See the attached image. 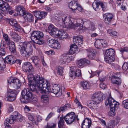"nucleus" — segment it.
<instances>
[{
	"label": "nucleus",
	"instance_id": "44",
	"mask_svg": "<svg viewBox=\"0 0 128 128\" xmlns=\"http://www.w3.org/2000/svg\"><path fill=\"white\" fill-rule=\"evenodd\" d=\"M78 38L79 39H80V40H81V39L80 38V37L78 36H74L73 38V42L75 44L74 45H76V46H77V44L78 43Z\"/></svg>",
	"mask_w": 128,
	"mask_h": 128
},
{
	"label": "nucleus",
	"instance_id": "36",
	"mask_svg": "<svg viewBox=\"0 0 128 128\" xmlns=\"http://www.w3.org/2000/svg\"><path fill=\"white\" fill-rule=\"evenodd\" d=\"M71 70L70 72V76L71 78H75L76 77L75 74V67H72Z\"/></svg>",
	"mask_w": 128,
	"mask_h": 128
},
{
	"label": "nucleus",
	"instance_id": "54",
	"mask_svg": "<svg viewBox=\"0 0 128 128\" xmlns=\"http://www.w3.org/2000/svg\"><path fill=\"white\" fill-rule=\"evenodd\" d=\"M65 32H64L62 30H58V32L57 34V35L59 37H61L62 36H63V34Z\"/></svg>",
	"mask_w": 128,
	"mask_h": 128
},
{
	"label": "nucleus",
	"instance_id": "45",
	"mask_svg": "<svg viewBox=\"0 0 128 128\" xmlns=\"http://www.w3.org/2000/svg\"><path fill=\"white\" fill-rule=\"evenodd\" d=\"M122 69L124 71L128 72V63L124 62L122 66Z\"/></svg>",
	"mask_w": 128,
	"mask_h": 128
},
{
	"label": "nucleus",
	"instance_id": "1",
	"mask_svg": "<svg viewBox=\"0 0 128 128\" xmlns=\"http://www.w3.org/2000/svg\"><path fill=\"white\" fill-rule=\"evenodd\" d=\"M22 70L29 74L28 75V86L32 91L36 90V86L40 89H43L42 86H46L47 84L46 81H44L43 78L40 77L39 75H36L34 76L33 74L35 72L32 64L29 62H25L22 66Z\"/></svg>",
	"mask_w": 128,
	"mask_h": 128
},
{
	"label": "nucleus",
	"instance_id": "62",
	"mask_svg": "<svg viewBox=\"0 0 128 128\" xmlns=\"http://www.w3.org/2000/svg\"><path fill=\"white\" fill-rule=\"evenodd\" d=\"M98 30L99 31V32H97L98 34L96 33L92 34L91 35V36L92 37H95L97 36V35H98V34H100V33L99 32H100V30L99 29H98Z\"/></svg>",
	"mask_w": 128,
	"mask_h": 128
},
{
	"label": "nucleus",
	"instance_id": "26",
	"mask_svg": "<svg viewBox=\"0 0 128 128\" xmlns=\"http://www.w3.org/2000/svg\"><path fill=\"white\" fill-rule=\"evenodd\" d=\"M1 8L0 9V12L2 14H3L4 12H6L10 9V7L9 4L6 2H5Z\"/></svg>",
	"mask_w": 128,
	"mask_h": 128
},
{
	"label": "nucleus",
	"instance_id": "46",
	"mask_svg": "<svg viewBox=\"0 0 128 128\" xmlns=\"http://www.w3.org/2000/svg\"><path fill=\"white\" fill-rule=\"evenodd\" d=\"M115 126L114 122H112L109 123L107 126H105L104 128H114Z\"/></svg>",
	"mask_w": 128,
	"mask_h": 128
},
{
	"label": "nucleus",
	"instance_id": "51",
	"mask_svg": "<svg viewBox=\"0 0 128 128\" xmlns=\"http://www.w3.org/2000/svg\"><path fill=\"white\" fill-rule=\"evenodd\" d=\"M100 5L101 6L102 10L104 11L106 10V4L105 3H103L101 1H100Z\"/></svg>",
	"mask_w": 128,
	"mask_h": 128
},
{
	"label": "nucleus",
	"instance_id": "32",
	"mask_svg": "<svg viewBox=\"0 0 128 128\" xmlns=\"http://www.w3.org/2000/svg\"><path fill=\"white\" fill-rule=\"evenodd\" d=\"M104 59L105 61L109 64H111L114 60V58L112 56H105Z\"/></svg>",
	"mask_w": 128,
	"mask_h": 128
},
{
	"label": "nucleus",
	"instance_id": "58",
	"mask_svg": "<svg viewBox=\"0 0 128 128\" xmlns=\"http://www.w3.org/2000/svg\"><path fill=\"white\" fill-rule=\"evenodd\" d=\"M100 88L102 89H105L106 87V84L103 83V82H101L100 84Z\"/></svg>",
	"mask_w": 128,
	"mask_h": 128
},
{
	"label": "nucleus",
	"instance_id": "49",
	"mask_svg": "<svg viewBox=\"0 0 128 128\" xmlns=\"http://www.w3.org/2000/svg\"><path fill=\"white\" fill-rule=\"evenodd\" d=\"M74 102L76 104H77L78 106V107L80 108H81V109H82V108H83V107L82 106L77 98H76L74 100Z\"/></svg>",
	"mask_w": 128,
	"mask_h": 128
},
{
	"label": "nucleus",
	"instance_id": "37",
	"mask_svg": "<svg viewBox=\"0 0 128 128\" xmlns=\"http://www.w3.org/2000/svg\"><path fill=\"white\" fill-rule=\"evenodd\" d=\"M64 117H60V120L58 124V126L59 128H64L63 127L64 122Z\"/></svg>",
	"mask_w": 128,
	"mask_h": 128
},
{
	"label": "nucleus",
	"instance_id": "5",
	"mask_svg": "<svg viewBox=\"0 0 128 128\" xmlns=\"http://www.w3.org/2000/svg\"><path fill=\"white\" fill-rule=\"evenodd\" d=\"M43 80L44 82L46 81L47 82V84H46V86H42V87H43V89H40V87L38 86L40 89V90H42L43 92L46 94H48L49 92H52L55 94L57 95V96L59 97L62 94V90L60 89V88L58 86H53L52 89L51 90L50 88L51 87L50 86V84L48 83V82L46 80H44L43 78Z\"/></svg>",
	"mask_w": 128,
	"mask_h": 128
},
{
	"label": "nucleus",
	"instance_id": "6",
	"mask_svg": "<svg viewBox=\"0 0 128 128\" xmlns=\"http://www.w3.org/2000/svg\"><path fill=\"white\" fill-rule=\"evenodd\" d=\"M44 36L43 33L40 31L37 30L34 31L31 36L32 40L34 43L38 44H42L44 43L41 38Z\"/></svg>",
	"mask_w": 128,
	"mask_h": 128
},
{
	"label": "nucleus",
	"instance_id": "29",
	"mask_svg": "<svg viewBox=\"0 0 128 128\" xmlns=\"http://www.w3.org/2000/svg\"><path fill=\"white\" fill-rule=\"evenodd\" d=\"M12 116H11L10 118L12 119V120L10 121L11 123H14V122L16 121L22 122V116L20 114H19V115L16 116V117H14Z\"/></svg>",
	"mask_w": 128,
	"mask_h": 128
},
{
	"label": "nucleus",
	"instance_id": "56",
	"mask_svg": "<svg viewBox=\"0 0 128 128\" xmlns=\"http://www.w3.org/2000/svg\"><path fill=\"white\" fill-rule=\"evenodd\" d=\"M120 118L118 116H116L115 117V121L117 124H118L120 120Z\"/></svg>",
	"mask_w": 128,
	"mask_h": 128
},
{
	"label": "nucleus",
	"instance_id": "17",
	"mask_svg": "<svg viewBox=\"0 0 128 128\" xmlns=\"http://www.w3.org/2000/svg\"><path fill=\"white\" fill-rule=\"evenodd\" d=\"M103 16L105 22L107 24H110L113 18V15L111 13H106L104 14Z\"/></svg>",
	"mask_w": 128,
	"mask_h": 128
},
{
	"label": "nucleus",
	"instance_id": "12",
	"mask_svg": "<svg viewBox=\"0 0 128 128\" xmlns=\"http://www.w3.org/2000/svg\"><path fill=\"white\" fill-rule=\"evenodd\" d=\"M62 18L66 27L72 28L74 27V22H72V20H70L69 17L64 16L62 17Z\"/></svg>",
	"mask_w": 128,
	"mask_h": 128
},
{
	"label": "nucleus",
	"instance_id": "63",
	"mask_svg": "<svg viewBox=\"0 0 128 128\" xmlns=\"http://www.w3.org/2000/svg\"><path fill=\"white\" fill-rule=\"evenodd\" d=\"M54 52L52 50H50L48 51H47L46 52V54L50 55H52L54 54Z\"/></svg>",
	"mask_w": 128,
	"mask_h": 128
},
{
	"label": "nucleus",
	"instance_id": "60",
	"mask_svg": "<svg viewBox=\"0 0 128 128\" xmlns=\"http://www.w3.org/2000/svg\"><path fill=\"white\" fill-rule=\"evenodd\" d=\"M12 120V119H10L7 118L4 121V124H7V123H10V124H13V123H11L10 122V121Z\"/></svg>",
	"mask_w": 128,
	"mask_h": 128
},
{
	"label": "nucleus",
	"instance_id": "23",
	"mask_svg": "<svg viewBox=\"0 0 128 128\" xmlns=\"http://www.w3.org/2000/svg\"><path fill=\"white\" fill-rule=\"evenodd\" d=\"M58 30L52 25H50L48 27V32L51 36L57 35Z\"/></svg>",
	"mask_w": 128,
	"mask_h": 128
},
{
	"label": "nucleus",
	"instance_id": "47",
	"mask_svg": "<svg viewBox=\"0 0 128 128\" xmlns=\"http://www.w3.org/2000/svg\"><path fill=\"white\" fill-rule=\"evenodd\" d=\"M122 104L125 108L128 109V100H123L122 102Z\"/></svg>",
	"mask_w": 128,
	"mask_h": 128
},
{
	"label": "nucleus",
	"instance_id": "27",
	"mask_svg": "<svg viewBox=\"0 0 128 128\" xmlns=\"http://www.w3.org/2000/svg\"><path fill=\"white\" fill-rule=\"evenodd\" d=\"M32 62L36 66H39L40 63V59L38 56H32L30 58Z\"/></svg>",
	"mask_w": 128,
	"mask_h": 128
},
{
	"label": "nucleus",
	"instance_id": "15",
	"mask_svg": "<svg viewBox=\"0 0 128 128\" xmlns=\"http://www.w3.org/2000/svg\"><path fill=\"white\" fill-rule=\"evenodd\" d=\"M105 104L106 106L109 105L110 108L115 106L117 107L119 106V104L115 101L111 97L109 98L105 101Z\"/></svg>",
	"mask_w": 128,
	"mask_h": 128
},
{
	"label": "nucleus",
	"instance_id": "11",
	"mask_svg": "<svg viewBox=\"0 0 128 128\" xmlns=\"http://www.w3.org/2000/svg\"><path fill=\"white\" fill-rule=\"evenodd\" d=\"M8 84H12L16 89L19 88L21 86V82L19 79L16 78L10 77L8 79Z\"/></svg>",
	"mask_w": 128,
	"mask_h": 128
},
{
	"label": "nucleus",
	"instance_id": "55",
	"mask_svg": "<svg viewBox=\"0 0 128 128\" xmlns=\"http://www.w3.org/2000/svg\"><path fill=\"white\" fill-rule=\"evenodd\" d=\"M6 53L5 50L3 48L0 49V54L2 56L5 55Z\"/></svg>",
	"mask_w": 128,
	"mask_h": 128
},
{
	"label": "nucleus",
	"instance_id": "4",
	"mask_svg": "<svg viewBox=\"0 0 128 128\" xmlns=\"http://www.w3.org/2000/svg\"><path fill=\"white\" fill-rule=\"evenodd\" d=\"M103 96L102 93L99 92L94 93L92 95V98L94 100L88 101L87 102V106L94 109H97L98 104L103 100Z\"/></svg>",
	"mask_w": 128,
	"mask_h": 128
},
{
	"label": "nucleus",
	"instance_id": "14",
	"mask_svg": "<svg viewBox=\"0 0 128 128\" xmlns=\"http://www.w3.org/2000/svg\"><path fill=\"white\" fill-rule=\"evenodd\" d=\"M10 25L13 26L15 30L16 31L20 32L21 30V27L16 20L12 18L8 20Z\"/></svg>",
	"mask_w": 128,
	"mask_h": 128
},
{
	"label": "nucleus",
	"instance_id": "13",
	"mask_svg": "<svg viewBox=\"0 0 128 128\" xmlns=\"http://www.w3.org/2000/svg\"><path fill=\"white\" fill-rule=\"evenodd\" d=\"M107 45L106 40L102 39L97 40L94 43L95 47L98 49H100L102 47L106 48Z\"/></svg>",
	"mask_w": 128,
	"mask_h": 128
},
{
	"label": "nucleus",
	"instance_id": "19",
	"mask_svg": "<svg viewBox=\"0 0 128 128\" xmlns=\"http://www.w3.org/2000/svg\"><path fill=\"white\" fill-rule=\"evenodd\" d=\"M15 90H11L8 91V94L9 96L7 97V100L12 102L16 99V94L15 93Z\"/></svg>",
	"mask_w": 128,
	"mask_h": 128
},
{
	"label": "nucleus",
	"instance_id": "33",
	"mask_svg": "<svg viewBox=\"0 0 128 128\" xmlns=\"http://www.w3.org/2000/svg\"><path fill=\"white\" fill-rule=\"evenodd\" d=\"M114 50L112 48H110L106 51L105 56H113L114 55Z\"/></svg>",
	"mask_w": 128,
	"mask_h": 128
},
{
	"label": "nucleus",
	"instance_id": "30",
	"mask_svg": "<svg viewBox=\"0 0 128 128\" xmlns=\"http://www.w3.org/2000/svg\"><path fill=\"white\" fill-rule=\"evenodd\" d=\"M10 34L11 36L13 38L15 42H17L19 41L20 37V36L18 34L12 32H10Z\"/></svg>",
	"mask_w": 128,
	"mask_h": 128
},
{
	"label": "nucleus",
	"instance_id": "24",
	"mask_svg": "<svg viewBox=\"0 0 128 128\" xmlns=\"http://www.w3.org/2000/svg\"><path fill=\"white\" fill-rule=\"evenodd\" d=\"M91 125V120L88 118H86L83 121L82 126V128H89Z\"/></svg>",
	"mask_w": 128,
	"mask_h": 128
},
{
	"label": "nucleus",
	"instance_id": "22",
	"mask_svg": "<svg viewBox=\"0 0 128 128\" xmlns=\"http://www.w3.org/2000/svg\"><path fill=\"white\" fill-rule=\"evenodd\" d=\"M3 38L4 40L6 43L5 42H4L3 44L1 43L0 46H2V44L3 47L7 48H8V44L11 42H10V39L8 34H3Z\"/></svg>",
	"mask_w": 128,
	"mask_h": 128
},
{
	"label": "nucleus",
	"instance_id": "35",
	"mask_svg": "<svg viewBox=\"0 0 128 128\" xmlns=\"http://www.w3.org/2000/svg\"><path fill=\"white\" fill-rule=\"evenodd\" d=\"M100 3V1L99 0H96L92 3V7L96 11L98 10V7Z\"/></svg>",
	"mask_w": 128,
	"mask_h": 128
},
{
	"label": "nucleus",
	"instance_id": "25",
	"mask_svg": "<svg viewBox=\"0 0 128 128\" xmlns=\"http://www.w3.org/2000/svg\"><path fill=\"white\" fill-rule=\"evenodd\" d=\"M41 102L43 104L42 106V107L46 106L49 103V98L46 95L42 96L41 97Z\"/></svg>",
	"mask_w": 128,
	"mask_h": 128
},
{
	"label": "nucleus",
	"instance_id": "34",
	"mask_svg": "<svg viewBox=\"0 0 128 128\" xmlns=\"http://www.w3.org/2000/svg\"><path fill=\"white\" fill-rule=\"evenodd\" d=\"M77 46L73 44L71 46L69 50V52L71 54H73L76 51Z\"/></svg>",
	"mask_w": 128,
	"mask_h": 128
},
{
	"label": "nucleus",
	"instance_id": "31",
	"mask_svg": "<svg viewBox=\"0 0 128 128\" xmlns=\"http://www.w3.org/2000/svg\"><path fill=\"white\" fill-rule=\"evenodd\" d=\"M13 42H11L8 44V47L12 53H14L16 52V48Z\"/></svg>",
	"mask_w": 128,
	"mask_h": 128
},
{
	"label": "nucleus",
	"instance_id": "50",
	"mask_svg": "<svg viewBox=\"0 0 128 128\" xmlns=\"http://www.w3.org/2000/svg\"><path fill=\"white\" fill-rule=\"evenodd\" d=\"M75 74L76 76L80 77L81 75V71L79 69L76 70L75 68Z\"/></svg>",
	"mask_w": 128,
	"mask_h": 128
},
{
	"label": "nucleus",
	"instance_id": "16",
	"mask_svg": "<svg viewBox=\"0 0 128 128\" xmlns=\"http://www.w3.org/2000/svg\"><path fill=\"white\" fill-rule=\"evenodd\" d=\"M120 74L118 73L115 75L114 76H113L111 79L112 82L118 86L120 85L122 82V80L120 78Z\"/></svg>",
	"mask_w": 128,
	"mask_h": 128
},
{
	"label": "nucleus",
	"instance_id": "20",
	"mask_svg": "<svg viewBox=\"0 0 128 128\" xmlns=\"http://www.w3.org/2000/svg\"><path fill=\"white\" fill-rule=\"evenodd\" d=\"M15 10L17 12V14L22 16L26 12L25 8L22 6H17L16 7Z\"/></svg>",
	"mask_w": 128,
	"mask_h": 128
},
{
	"label": "nucleus",
	"instance_id": "40",
	"mask_svg": "<svg viewBox=\"0 0 128 128\" xmlns=\"http://www.w3.org/2000/svg\"><path fill=\"white\" fill-rule=\"evenodd\" d=\"M84 58L81 59L78 61V66L79 68L82 67L85 65Z\"/></svg>",
	"mask_w": 128,
	"mask_h": 128
},
{
	"label": "nucleus",
	"instance_id": "52",
	"mask_svg": "<svg viewBox=\"0 0 128 128\" xmlns=\"http://www.w3.org/2000/svg\"><path fill=\"white\" fill-rule=\"evenodd\" d=\"M80 38L81 39V40H80V39H79L78 38V43L77 44V46L79 47L80 46L82 45L83 43V37L81 36L80 37Z\"/></svg>",
	"mask_w": 128,
	"mask_h": 128
},
{
	"label": "nucleus",
	"instance_id": "10",
	"mask_svg": "<svg viewBox=\"0 0 128 128\" xmlns=\"http://www.w3.org/2000/svg\"><path fill=\"white\" fill-rule=\"evenodd\" d=\"M64 118L67 124H71L76 120L75 114L73 112H69L64 117Z\"/></svg>",
	"mask_w": 128,
	"mask_h": 128
},
{
	"label": "nucleus",
	"instance_id": "9",
	"mask_svg": "<svg viewBox=\"0 0 128 128\" xmlns=\"http://www.w3.org/2000/svg\"><path fill=\"white\" fill-rule=\"evenodd\" d=\"M46 41L48 45L51 48L58 49L60 46L58 42L50 36L46 37Z\"/></svg>",
	"mask_w": 128,
	"mask_h": 128
},
{
	"label": "nucleus",
	"instance_id": "28",
	"mask_svg": "<svg viewBox=\"0 0 128 128\" xmlns=\"http://www.w3.org/2000/svg\"><path fill=\"white\" fill-rule=\"evenodd\" d=\"M78 4V1L73 0L69 3L68 6L72 10H76L77 9Z\"/></svg>",
	"mask_w": 128,
	"mask_h": 128
},
{
	"label": "nucleus",
	"instance_id": "43",
	"mask_svg": "<svg viewBox=\"0 0 128 128\" xmlns=\"http://www.w3.org/2000/svg\"><path fill=\"white\" fill-rule=\"evenodd\" d=\"M118 106L117 107L114 106L113 107H110V114L111 116H114L116 114L115 111Z\"/></svg>",
	"mask_w": 128,
	"mask_h": 128
},
{
	"label": "nucleus",
	"instance_id": "8",
	"mask_svg": "<svg viewBox=\"0 0 128 128\" xmlns=\"http://www.w3.org/2000/svg\"><path fill=\"white\" fill-rule=\"evenodd\" d=\"M73 59L74 57L72 55L68 54H64L60 56V62L62 64H67Z\"/></svg>",
	"mask_w": 128,
	"mask_h": 128
},
{
	"label": "nucleus",
	"instance_id": "42",
	"mask_svg": "<svg viewBox=\"0 0 128 128\" xmlns=\"http://www.w3.org/2000/svg\"><path fill=\"white\" fill-rule=\"evenodd\" d=\"M63 69V68L62 67L60 66H58L56 68L58 74L60 76H62Z\"/></svg>",
	"mask_w": 128,
	"mask_h": 128
},
{
	"label": "nucleus",
	"instance_id": "2",
	"mask_svg": "<svg viewBox=\"0 0 128 128\" xmlns=\"http://www.w3.org/2000/svg\"><path fill=\"white\" fill-rule=\"evenodd\" d=\"M36 87V90L35 91H32L30 89L31 91L28 88L24 89L22 91V96L20 98L21 102L25 103L31 102L35 105H38V100L36 98L33 97V95L32 92V91H37V88H39L37 87V86Z\"/></svg>",
	"mask_w": 128,
	"mask_h": 128
},
{
	"label": "nucleus",
	"instance_id": "53",
	"mask_svg": "<svg viewBox=\"0 0 128 128\" xmlns=\"http://www.w3.org/2000/svg\"><path fill=\"white\" fill-rule=\"evenodd\" d=\"M40 11H34L32 12L34 13V16L36 17L38 19V17H39V14H40Z\"/></svg>",
	"mask_w": 128,
	"mask_h": 128
},
{
	"label": "nucleus",
	"instance_id": "64",
	"mask_svg": "<svg viewBox=\"0 0 128 128\" xmlns=\"http://www.w3.org/2000/svg\"><path fill=\"white\" fill-rule=\"evenodd\" d=\"M67 37L68 34L66 32H65L63 34V36H62L61 38H62L64 39H65L67 38Z\"/></svg>",
	"mask_w": 128,
	"mask_h": 128
},
{
	"label": "nucleus",
	"instance_id": "21",
	"mask_svg": "<svg viewBox=\"0 0 128 128\" xmlns=\"http://www.w3.org/2000/svg\"><path fill=\"white\" fill-rule=\"evenodd\" d=\"M24 18L26 21L28 22H33L34 20V16L33 15L30 13L25 12L24 15L22 16Z\"/></svg>",
	"mask_w": 128,
	"mask_h": 128
},
{
	"label": "nucleus",
	"instance_id": "48",
	"mask_svg": "<svg viewBox=\"0 0 128 128\" xmlns=\"http://www.w3.org/2000/svg\"><path fill=\"white\" fill-rule=\"evenodd\" d=\"M56 124L53 123H51L50 124H48L46 127L45 128H55L56 126Z\"/></svg>",
	"mask_w": 128,
	"mask_h": 128
},
{
	"label": "nucleus",
	"instance_id": "39",
	"mask_svg": "<svg viewBox=\"0 0 128 128\" xmlns=\"http://www.w3.org/2000/svg\"><path fill=\"white\" fill-rule=\"evenodd\" d=\"M74 27L72 28H74L75 30H76L80 31L82 29V24L80 23H78L75 25V24H73Z\"/></svg>",
	"mask_w": 128,
	"mask_h": 128
},
{
	"label": "nucleus",
	"instance_id": "38",
	"mask_svg": "<svg viewBox=\"0 0 128 128\" xmlns=\"http://www.w3.org/2000/svg\"><path fill=\"white\" fill-rule=\"evenodd\" d=\"M82 87L84 89H87L90 88V84L86 81H83L82 82Z\"/></svg>",
	"mask_w": 128,
	"mask_h": 128
},
{
	"label": "nucleus",
	"instance_id": "18",
	"mask_svg": "<svg viewBox=\"0 0 128 128\" xmlns=\"http://www.w3.org/2000/svg\"><path fill=\"white\" fill-rule=\"evenodd\" d=\"M87 52V56L91 60H94L96 56L95 50L92 48H89L86 50Z\"/></svg>",
	"mask_w": 128,
	"mask_h": 128
},
{
	"label": "nucleus",
	"instance_id": "59",
	"mask_svg": "<svg viewBox=\"0 0 128 128\" xmlns=\"http://www.w3.org/2000/svg\"><path fill=\"white\" fill-rule=\"evenodd\" d=\"M54 114L53 112H51L48 116L47 117L46 119V120L48 121L53 115Z\"/></svg>",
	"mask_w": 128,
	"mask_h": 128
},
{
	"label": "nucleus",
	"instance_id": "57",
	"mask_svg": "<svg viewBox=\"0 0 128 128\" xmlns=\"http://www.w3.org/2000/svg\"><path fill=\"white\" fill-rule=\"evenodd\" d=\"M96 29V28L95 27V26L93 24L91 25L88 28V29L91 30L93 31L94 30Z\"/></svg>",
	"mask_w": 128,
	"mask_h": 128
},
{
	"label": "nucleus",
	"instance_id": "41",
	"mask_svg": "<svg viewBox=\"0 0 128 128\" xmlns=\"http://www.w3.org/2000/svg\"><path fill=\"white\" fill-rule=\"evenodd\" d=\"M40 14H39V17H38V19L40 20L45 18V17L47 14L46 12H40Z\"/></svg>",
	"mask_w": 128,
	"mask_h": 128
},
{
	"label": "nucleus",
	"instance_id": "3",
	"mask_svg": "<svg viewBox=\"0 0 128 128\" xmlns=\"http://www.w3.org/2000/svg\"><path fill=\"white\" fill-rule=\"evenodd\" d=\"M19 46L20 52L22 56L28 58L32 54L33 52L32 46L28 42H21Z\"/></svg>",
	"mask_w": 128,
	"mask_h": 128
},
{
	"label": "nucleus",
	"instance_id": "7",
	"mask_svg": "<svg viewBox=\"0 0 128 128\" xmlns=\"http://www.w3.org/2000/svg\"><path fill=\"white\" fill-rule=\"evenodd\" d=\"M6 62L7 64H12L15 63L14 60L12 56H9L6 57L4 60H0V73L2 72L6 67Z\"/></svg>",
	"mask_w": 128,
	"mask_h": 128
},
{
	"label": "nucleus",
	"instance_id": "61",
	"mask_svg": "<svg viewBox=\"0 0 128 128\" xmlns=\"http://www.w3.org/2000/svg\"><path fill=\"white\" fill-rule=\"evenodd\" d=\"M100 122L101 123V124L102 125L104 126V127L106 126V122L104 120L102 119H100Z\"/></svg>",
	"mask_w": 128,
	"mask_h": 128
}]
</instances>
